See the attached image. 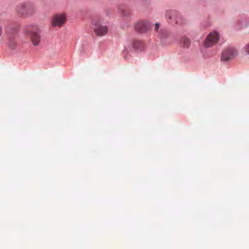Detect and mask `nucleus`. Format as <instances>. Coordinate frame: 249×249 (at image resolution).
I'll list each match as a JSON object with an SVG mask.
<instances>
[{"mask_svg": "<svg viewBox=\"0 0 249 249\" xmlns=\"http://www.w3.org/2000/svg\"><path fill=\"white\" fill-rule=\"evenodd\" d=\"M39 31L37 25L33 24L28 26L25 31L26 35L30 38L31 42L34 46L38 45L40 41Z\"/></svg>", "mask_w": 249, "mask_h": 249, "instance_id": "7ed1b4c3", "label": "nucleus"}, {"mask_svg": "<svg viewBox=\"0 0 249 249\" xmlns=\"http://www.w3.org/2000/svg\"><path fill=\"white\" fill-rule=\"evenodd\" d=\"M2 27L0 25V36L2 35Z\"/></svg>", "mask_w": 249, "mask_h": 249, "instance_id": "2eb2a0df", "label": "nucleus"}, {"mask_svg": "<svg viewBox=\"0 0 249 249\" xmlns=\"http://www.w3.org/2000/svg\"><path fill=\"white\" fill-rule=\"evenodd\" d=\"M219 39V34L214 31L210 33L207 36L204 44L206 47H211L218 42Z\"/></svg>", "mask_w": 249, "mask_h": 249, "instance_id": "39448f33", "label": "nucleus"}, {"mask_svg": "<svg viewBox=\"0 0 249 249\" xmlns=\"http://www.w3.org/2000/svg\"><path fill=\"white\" fill-rule=\"evenodd\" d=\"M165 18L171 24L181 25L185 23V20L180 14L174 10H168L165 12Z\"/></svg>", "mask_w": 249, "mask_h": 249, "instance_id": "f03ea898", "label": "nucleus"}, {"mask_svg": "<svg viewBox=\"0 0 249 249\" xmlns=\"http://www.w3.org/2000/svg\"><path fill=\"white\" fill-rule=\"evenodd\" d=\"M148 28V22L141 20L134 24V28L136 32L139 33H144L146 32Z\"/></svg>", "mask_w": 249, "mask_h": 249, "instance_id": "6e6552de", "label": "nucleus"}, {"mask_svg": "<svg viewBox=\"0 0 249 249\" xmlns=\"http://www.w3.org/2000/svg\"><path fill=\"white\" fill-rule=\"evenodd\" d=\"M66 21V17L65 14H57L55 15L52 18V26L60 27L65 23Z\"/></svg>", "mask_w": 249, "mask_h": 249, "instance_id": "423d86ee", "label": "nucleus"}, {"mask_svg": "<svg viewBox=\"0 0 249 249\" xmlns=\"http://www.w3.org/2000/svg\"><path fill=\"white\" fill-rule=\"evenodd\" d=\"M237 52L234 48L232 47L225 49L222 53L221 59L224 61H228L233 58L236 55Z\"/></svg>", "mask_w": 249, "mask_h": 249, "instance_id": "0eeeda50", "label": "nucleus"}, {"mask_svg": "<svg viewBox=\"0 0 249 249\" xmlns=\"http://www.w3.org/2000/svg\"><path fill=\"white\" fill-rule=\"evenodd\" d=\"M92 24V28L96 36H103L107 34L108 31V26L102 23L100 19L98 18L93 19Z\"/></svg>", "mask_w": 249, "mask_h": 249, "instance_id": "20e7f679", "label": "nucleus"}, {"mask_svg": "<svg viewBox=\"0 0 249 249\" xmlns=\"http://www.w3.org/2000/svg\"><path fill=\"white\" fill-rule=\"evenodd\" d=\"M15 10L17 16L25 18L33 16L36 13V8L33 2L26 1L17 5Z\"/></svg>", "mask_w": 249, "mask_h": 249, "instance_id": "f257e3e1", "label": "nucleus"}, {"mask_svg": "<svg viewBox=\"0 0 249 249\" xmlns=\"http://www.w3.org/2000/svg\"><path fill=\"white\" fill-rule=\"evenodd\" d=\"M180 44L183 48H188L191 44L190 39L186 36H182L180 40Z\"/></svg>", "mask_w": 249, "mask_h": 249, "instance_id": "1a4fd4ad", "label": "nucleus"}, {"mask_svg": "<svg viewBox=\"0 0 249 249\" xmlns=\"http://www.w3.org/2000/svg\"><path fill=\"white\" fill-rule=\"evenodd\" d=\"M124 16H129L130 15V12L129 11H124L123 12Z\"/></svg>", "mask_w": 249, "mask_h": 249, "instance_id": "ddd939ff", "label": "nucleus"}, {"mask_svg": "<svg viewBox=\"0 0 249 249\" xmlns=\"http://www.w3.org/2000/svg\"><path fill=\"white\" fill-rule=\"evenodd\" d=\"M9 47L11 49H15L17 46V42L14 39H10L9 43Z\"/></svg>", "mask_w": 249, "mask_h": 249, "instance_id": "9b49d317", "label": "nucleus"}, {"mask_svg": "<svg viewBox=\"0 0 249 249\" xmlns=\"http://www.w3.org/2000/svg\"><path fill=\"white\" fill-rule=\"evenodd\" d=\"M132 48L134 49H139L141 46L142 43L140 41L134 40L131 43Z\"/></svg>", "mask_w": 249, "mask_h": 249, "instance_id": "9d476101", "label": "nucleus"}, {"mask_svg": "<svg viewBox=\"0 0 249 249\" xmlns=\"http://www.w3.org/2000/svg\"><path fill=\"white\" fill-rule=\"evenodd\" d=\"M5 30H6V31H7V32H8V28H7V27H6V28H5Z\"/></svg>", "mask_w": 249, "mask_h": 249, "instance_id": "dca6fc26", "label": "nucleus"}, {"mask_svg": "<svg viewBox=\"0 0 249 249\" xmlns=\"http://www.w3.org/2000/svg\"><path fill=\"white\" fill-rule=\"evenodd\" d=\"M244 51L249 54V43L243 48Z\"/></svg>", "mask_w": 249, "mask_h": 249, "instance_id": "f8f14e48", "label": "nucleus"}, {"mask_svg": "<svg viewBox=\"0 0 249 249\" xmlns=\"http://www.w3.org/2000/svg\"><path fill=\"white\" fill-rule=\"evenodd\" d=\"M160 27V25L159 24V23H156L155 24V31H158L159 28Z\"/></svg>", "mask_w": 249, "mask_h": 249, "instance_id": "4468645a", "label": "nucleus"}]
</instances>
